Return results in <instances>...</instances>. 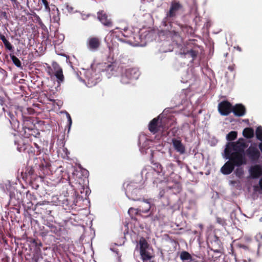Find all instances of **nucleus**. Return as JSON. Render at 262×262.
Returning a JSON list of instances; mask_svg holds the SVG:
<instances>
[{
  "mask_svg": "<svg viewBox=\"0 0 262 262\" xmlns=\"http://www.w3.org/2000/svg\"><path fill=\"white\" fill-rule=\"evenodd\" d=\"M247 144L243 138H239L236 142L228 143L225 149L226 156H230L246 164L247 160L245 157V149Z\"/></svg>",
  "mask_w": 262,
  "mask_h": 262,
  "instance_id": "1",
  "label": "nucleus"
},
{
  "mask_svg": "<svg viewBox=\"0 0 262 262\" xmlns=\"http://www.w3.org/2000/svg\"><path fill=\"white\" fill-rule=\"evenodd\" d=\"M23 130L24 138L19 137L15 140V144L17 145V149L20 152L25 151L29 147L28 138L31 136H34L33 133L35 132L32 128L26 126L23 127Z\"/></svg>",
  "mask_w": 262,
  "mask_h": 262,
  "instance_id": "2",
  "label": "nucleus"
},
{
  "mask_svg": "<svg viewBox=\"0 0 262 262\" xmlns=\"http://www.w3.org/2000/svg\"><path fill=\"white\" fill-rule=\"evenodd\" d=\"M125 193L127 196L134 201L141 200V189L138 187L136 183L131 182L128 184L126 186Z\"/></svg>",
  "mask_w": 262,
  "mask_h": 262,
  "instance_id": "3",
  "label": "nucleus"
},
{
  "mask_svg": "<svg viewBox=\"0 0 262 262\" xmlns=\"http://www.w3.org/2000/svg\"><path fill=\"white\" fill-rule=\"evenodd\" d=\"M226 156L229 159V161L226 162L221 169L222 173L224 174H229L233 171L235 166L240 167L245 164L244 162H242L230 156Z\"/></svg>",
  "mask_w": 262,
  "mask_h": 262,
  "instance_id": "4",
  "label": "nucleus"
},
{
  "mask_svg": "<svg viewBox=\"0 0 262 262\" xmlns=\"http://www.w3.org/2000/svg\"><path fill=\"white\" fill-rule=\"evenodd\" d=\"M139 76V72L136 68H129L122 74L120 81L123 84H128L131 80L137 79Z\"/></svg>",
  "mask_w": 262,
  "mask_h": 262,
  "instance_id": "5",
  "label": "nucleus"
},
{
  "mask_svg": "<svg viewBox=\"0 0 262 262\" xmlns=\"http://www.w3.org/2000/svg\"><path fill=\"white\" fill-rule=\"evenodd\" d=\"M166 128L164 121L160 119L159 117L154 118L148 124V129L153 134L163 132Z\"/></svg>",
  "mask_w": 262,
  "mask_h": 262,
  "instance_id": "6",
  "label": "nucleus"
},
{
  "mask_svg": "<svg viewBox=\"0 0 262 262\" xmlns=\"http://www.w3.org/2000/svg\"><path fill=\"white\" fill-rule=\"evenodd\" d=\"M246 155L249 160L253 162H256L258 161L260 153L257 148L255 144H251L245 151Z\"/></svg>",
  "mask_w": 262,
  "mask_h": 262,
  "instance_id": "7",
  "label": "nucleus"
},
{
  "mask_svg": "<svg viewBox=\"0 0 262 262\" xmlns=\"http://www.w3.org/2000/svg\"><path fill=\"white\" fill-rule=\"evenodd\" d=\"M183 8L182 5L177 1H172L171 3L170 9L166 13V18L168 19L169 18L175 17L178 12Z\"/></svg>",
  "mask_w": 262,
  "mask_h": 262,
  "instance_id": "8",
  "label": "nucleus"
},
{
  "mask_svg": "<svg viewBox=\"0 0 262 262\" xmlns=\"http://www.w3.org/2000/svg\"><path fill=\"white\" fill-rule=\"evenodd\" d=\"M98 19L105 27H111L113 26V22L111 16L107 14L104 10H100L97 13Z\"/></svg>",
  "mask_w": 262,
  "mask_h": 262,
  "instance_id": "9",
  "label": "nucleus"
},
{
  "mask_svg": "<svg viewBox=\"0 0 262 262\" xmlns=\"http://www.w3.org/2000/svg\"><path fill=\"white\" fill-rule=\"evenodd\" d=\"M233 105L227 100H224L219 103L218 111L222 116H228L231 112Z\"/></svg>",
  "mask_w": 262,
  "mask_h": 262,
  "instance_id": "10",
  "label": "nucleus"
},
{
  "mask_svg": "<svg viewBox=\"0 0 262 262\" xmlns=\"http://www.w3.org/2000/svg\"><path fill=\"white\" fill-rule=\"evenodd\" d=\"M101 40L98 37H89L86 42L88 49L92 51H97L99 48Z\"/></svg>",
  "mask_w": 262,
  "mask_h": 262,
  "instance_id": "11",
  "label": "nucleus"
},
{
  "mask_svg": "<svg viewBox=\"0 0 262 262\" xmlns=\"http://www.w3.org/2000/svg\"><path fill=\"white\" fill-rule=\"evenodd\" d=\"M250 177L252 179H257L262 176V166L258 164L250 167L249 170Z\"/></svg>",
  "mask_w": 262,
  "mask_h": 262,
  "instance_id": "12",
  "label": "nucleus"
},
{
  "mask_svg": "<svg viewBox=\"0 0 262 262\" xmlns=\"http://www.w3.org/2000/svg\"><path fill=\"white\" fill-rule=\"evenodd\" d=\"M232 112L235 116L242 117L246 113V108L242 103H237L232 106Z\"/></svg>",
  "mask_w": 262,
  "mask_h": 262,
  "instance_id": "13",
  "label": "nucleus"
},
{
  "mask_svg": "<svg viewBox=\"0 0 262 262\" xmlns=\"http://www.w3.org/2000/svg\"><path fill=\"white\" fill-rule=\"evenodd\" d=\"M138 208L140 214L141 213H148L151 208V204L149 200L143 199Z\"/></svg>",
  "mask_w": 262,
  "mask_h": 262,
  "instance_id": "14",
  "label": "nucleus"
},
{
  "mask_svg": "<svg viewBox=\"0 0 262 262\" xmlns=\"http://www.w3.org/2000/svg\"><path fill=\"white\" fill-rule=\"evenodd\" d=\"M172 143L174 149L180 154H184L185 152V147L181 142V141L173 139Z\"/></svg>",
  "mask_w": 262,
  "mask_h": 262,
  "instance_id": "15",
  "label": "nucleus"
},
{
  "mask_svg": "<svg viewBox=\"0 0 262 262\" xmlns=\"http://www.w3.org/2000/svg\"><path fill=\"white\" fill-rule=\"evenodd\" d=\"M154 171H156L158 174H161L162 176H163V172H164V169H163L162 166L160 163H154L153 168L151 169V171H149L146 174V178H148L150 173Z\"/></svg>",
  "mask_w": 262,
  "mask_h": 262,
  "instance_id": "16",
  "label": "nucleus"
},
{
  "mask_svg": "<svg viewBox=\"0 0 262 262\" xmlns=\"http://www.w3.org/2000/svg\"><path fill=\"white\" fill-rule=\"evenodd\" d=\"M51 166L50 163L43 159L39 164V167L43 174L48 172Z\"/></svg>",
  "mask_w": 262,
  "mask_h": 262,
  "instance_id": "17",
  "label": "nucleus"
},
{
  "mask_svg": "<svg viewBox=\"0 0 262 262\" xmlns=\"http://www.w3.org/2000/svg\"><path fill=\"white\" fill-rule=\"evenodd\" d=\"M243 135L247 139H251L254 137V129L251 127L245 128L243 131Z\"/></svg>",
  "mask_w": 262,
  "mask_h": 262,
  "instance_id": "18",
  "label": "nucleus"
},
{
  "mask_svg": "<svg viewBox=\"0 0 262 262\" xmlns=\"http://www.w3.org/2000/svg\"><path fill=\"white\" fill-rule=\"evenodd\" d=\"M174 165L172 163L168 162L166 165V169L163 172V176H169L174 172Z\"/></svg>",
  "mask_w": 262,
  "mask_h": 262,
  "instance_id": "19",
  "label": "nucleus"
},
{
  "mask_svg": "<svg viewBox=\"0 0 262 262\" xmlns=\"http://www.w3.org/2000/svg\"><path fill=\"white\" fill-rule=\"evenodd\" d=\"M140 252L146 250L149 247L146 240L143 237H141L139 241Z\"/></svg>",
  "mask_w": 262,
  "mask_h": 262,
  "instance_id": "20",
  "label": "nucleus"
},
{
  "mask_svg": "<svg viewBox=\"0 0 262 262\" xmlns=\"http://www.w3.org/2000/svg\"><path fill=\"white\" fill-rule=\"evenodd\" d=\"M47 226L50 228V231L57 235H59L61 231V228L57 227L52 224L48 223Z\"/></svg>",
  "mask_w": 262,
  "mask_h": 262,
  "instance_id": "21",
  "label": "nucleus"
},
{
  "mask_svg": "<svg viewBox=\"0 0 262 262\" xmlns=\"http://www.w3.org/2000/svg\"><path fill=\"white\" fill-rule=\"evenodd\" d=\"M141 258L143 261V262H146L148 260H149L152 257V256L151 255L150 252L146 250L140 252Z\"/></svg>",
  "mask_w": 262,
  "mask_h": 262,
  "instance_id": "22",
  "label": "nucleus"
},
{
  "mask_svg": "<svg viewBox=\"0 0 262 262\" xmlns=\"http://www.w3.org/2000/svg\"><path fill=\"white\" fill-rule=\"evenodd\" d=\"M180 258L182 260H190L191 261L192 257L190 254L187 251H182L180 254Z\"/></svg>",
  "mask_w": 262,
  "mask_h": 262,
  "instance_id": "23",
  "label": "nucleus"
},
{
  "mask_svg": "<svg viewBox=\"0 0 262 262\" xmlns=\"http://www.w3.org/2000/svg\"><path fill=\"white\" fill-rule=\"evenodd\" d=\"M198 54V52L193 50H190L187 51L186 53H184L186 56L192 58V61L196 57Z\"/></svg>",
  "mask_w": 262,
  "mask_h": 262,
  "instance_id": "24",
  "label": "nucleus"
},
{
  "mask_svg": "<svg viewBox=\"0 0 262 262\" xmlns=\"http://www.w3.org/2000/svg\"><path fill=\"white\" fill-rule=\"evenodd\" d=\"M10 57L11 59V60L13 61V63L18 68H21V62L20 61V60L16 57L15 55L13 54H10Z\"/></svg>",
  "mask_w": 262,
  "mask_h": 262,
  "instance_id": "25",
  "label": "nucleus"
},
{
  "mask_svg": "<svg viewBox=\"0 0 262 262\" xmlns=\"http://www.w3.org/2000/svg\"><path fill=\"white\" fill-rule=\"evenodd\" d=\"M237 133L236 131H231L226 136V139L228 141H233L237 138Z\"/></svg>",
  "mask_w": 262,
  "mask_h": 262,
  "instance_id": "26",
  "label": "nucleus"
},
{
  "mask_svg": "<svg viewBox=\"0 0 262 262\" xmlns=\"http://www.w3.org/2000/svg\"><path fill=\"white\" fill-rule=\"evenodd\" d=\"M54 75L57 78L58 83L64 81V76L63 75L62 70L59 71H56V72L54 73Z\"/></svg>",
  "mask_w": 262,
  "mask_h": 262,
  "instance_id": "27",
  "label": "nucleus"
},
{
  "mask_svg": "<svg viewBox=\"0 0 262 262\" xmlns=\"http://www.w3.org/2000/svg\"><path fill=\"white\" fill-rule=\"evenodd\" d=\"M255 135L257 140L262 142V126H258L255 131Z\"/></svg>",
  "mask_w": 262,
  "mask_h": 262,
  "instance_id": "28",
  "label": "nucleus"
},
{
  "mask_svg": "<svg viewBox=\"0 0 262 262\" xmlns=\"http://www.w3.org/2000/svg\"><path fill=\"white\" fill-rule=\"evenodd\" d=\"M128 213L129 215L133 218V215L140 214L138 208H130L128 210Z\"/></svg>",
  "mask_w": 262,
  "mask_h": 262,
  "instance_id": "29",
  "label": "nucleus"
},
{
  "mask_svg": "<svg viewBox=\"0 0 262 262\" xmlns=\"http://www.w3.org/2000/svg\"><path fill=\"white\" fill-rule=\"evenodd\" d=\"M235 173L237 177L239 178H241L244 174L243 168L240 167H237L235 171Z\"/></svg>",
  "mask_w": 262,
  "mask_h": 262,
  "instance_id": "30",
  "label": "nucleus"
},
{
  "mask_svg": "<svg viewBox=\"0 0 262 262\" xmlns=\"http://www.w3.org/2000/svg\"><path fill=\"white\" fill-rule=\"evenodd\" d=\"M5 48L11 52H13V47L11 43L7 40L4 42Z\"/></svg>",
  "mask_w": 262,
  "mask_h": 262,
  "instance_id": "31",
  "label": "nucleus"
},
{
  "mask_svg": "<svg viewBox=\"0 0 262 262\" xmlns=\"http://www.w3.org/2000/svg\"><path fill=\"white\" fill-rule=\"evenodd\" d=\"M52 67L54 73H56V71H59L62 70L61 67L56 62H54L52 64Z\"/></svg>",
  "mask_w": 262,
  "mask_h": 262,
  "instance_id": "32",
  "label": "nucleus"
},
{
  "mask_svg": "<svg viewBox=\"0 0 262 262\" xmlns=\"http://www.w3.org/2000/svg\"><path fill=\"white\" fill-rule=\"evenodd\" d=\"M180 27H181V28L182 29V30L183 31H188L189 30H192V29L191 27L187 26V25H180Z\"/></svg>",
  "mask_w": 262,
  "mask_h": 262,
  "instance_id": "33",
  "label": "nucleus"
},
{
  "mask_svg": "<svg viewBox=\"0 0 262 262\" xmlns=\"http://www.w3.org/2000/svg\"><path fill=\"white\" fill-rule=\"evenodd\" d=\"M42 4L44 5L46 10L50 11L49 3L47 0H41Z\"/></svg>",
  "mask_w": 262,
  "mask_h": 262,
  "instance_id": "34",
  "label": "nucleus"
},
{
  "mask_svg": "<svg viewBox=\"0 0 262 262\" xmlns=\"http://www.w3.org/2000/svg\"><path fill=\"white\" fill-rule=\"evenodd\" d=\"M216 221L218 223L222 224V225H223L225 223V221L224 220H223L222 218L219 217H217L216 218Z\"/></svg>",
  "mask_w": 262,
  "mask_h": 262,
  "instance_id": "35",
  "label": "nucleus"
},
{
  "mask_svg": "<svg viewBox=\"0 0 262 262\" xmlns=\"http://www.w3.org/2000/svg\"><path fill=\"white\" fill-rule=\"evenodd\" d=\"M0 39L2 40L3 43L7 41V39L6 38L5 36L3 34H0Z\"/></svg>",
  "mask_w": 262,
  "mask_h": 262,
  "instance_id": "36",
  "label": "nucleus"
},
{
  "mask_svg": "<svg viewBox=\"0 0 262 262\" xmlns=\"http://www.w3.org/2000/svg\"><path fill=\"white\" fill-rule=\"evenodd\" d=\"M238 246H239V247L243 248L245 250H247L248 249V247L245 245L239 244V245H238Z\"/></svg>",
  "mask_w": 262,
  "mask_h": 262,
  "instance_id": "37",
  "label": "nucleus"
},
{
  "mask_svg": "<svg viewBox=\"0 0 262 262\" xmlns=\"http://www.w3.org/2000/svg\"><path fill=\"white\" fill-rule=\"evenodd\" d=\"M1 262H9V259L8 257L2 258L1 260Z\"/></svg>",
  "mask_w": 262,
  "mask_h": 262,
  "instance_id": "38",
  "label": "nucleus"
},
{
  "mask_svg": "<svg viewBox=\"0 0 262 262\" xmlns=\"http://www.w3.org/2000/svg\"><path fill=\"white\" fill-rule=\"evenodd\" d=\"M164 193H165V191H164V190H163V189L161 190L160 191V192H159V195H160V198L162 197V196L164 195Z\"/></svg>",
  "mask_w": 262,
  "mask_h": 262,
  "instance_id": "39",
  "label": "nucleus"
},
{
  "mask_svg": "<svg viewBox=\"0 0 262 262\" xmlns=\"http://www.w3.org/2000/svg\"><path fill=\"white\" fill-rule=\"evenodd\" d=\"M47 203L48 204L49 203V202H38L37 203V204H36L37 206H40V205H44L45 203Z\"/></svg>",
  "mask_w": 262,
  "mask_h": 262,
  "instance_id": "40",
  "label": "nucleus"
},
{
  "mask_svg": "<svg viewBox=\"0 0 262 262\" xmlns=\"http://www.w3.org/2000/svg\"><path fill=\"white\" fill-rule=\"evenodd\" d=\"M33 243H35L36 246H40L41 247L42 246V244L41 242H39V243H37V242H35V240L34 239L33 242Z\"/></svg>",
  "mask_w": 262,
  "mask_h": 262,
  "instance_id": "41",
  "label": "nucleus"
},
{
  "mask_svg": "<svg viewBox=\"0 0 262 262\" xmlns=\"http://www.w3.org/2000/svg\"><path fill=\"white\" fill-rule=\"evenodd\" d=\"M34 170L32 168H31L28 172V174L30 176H31L33 174Z\"/></svg>",
  "mask_w": 262,
  "mask_h": 262,
  "instance_id": "42",
  "label": "nucleus"
},
{
  "mask_svg": "<svg viewBox=\"0 0 262 262\" xmlns=\"http://www.w3.org/2000/svg\"><path fill=\"white\" fill-rule=\"evenodd\" d=\"M68 121L69 122V124H70V125H71L72 124V119L69 114H68Z\"/></svg>",
  "mask_w": 262,
  "mask_h": 262,
  "instance_id": "43",
  "label": "nucleus"
},
{
  "mask_svg": "<svg viewBox=\"0 0 262 262\" xmlns=\"http://www.w3.org/2000/svg\"><path fill=\"white\" fill-rule=\"evenodd\" d=\"M259 184L260 189L262 190V178L259 180Z\"/></svg>",
  "mask_w": 262,
  "mask_h": 262,
  "instance_id": "44",
  "label": "nucleus"
},
{
  "mask_svg": "<svg viewBox=\"0 0 262 262\" xmlns=\"http://www.w3.org/2000/svg\"><path fill=\"white\" fill-rule=\"evenodd\" d=\"M228 69L231 71H233L234 70V67H233V66H229Z\"/></svg>",
  "mask_w": 262,
  "mask_h": 262,
  "instance_id": "45",
  "label": "nucleus"
},
{
  "mask_svg": "<svg viewBox=\"0 0 262 262\" xmlns=\"http://www.w3.org/2000/svg\"><path fill=\"white\" fill-rule=\"evenodd\" d=\"M238 51H239V52L242 51V49L241 47H239V46H237L236 47H235Z\"/></svg>",
  "mask_w": 262,
  "mask_h": 262,
  "instance_id": "46",
  "label": "nucleus"
},
{
  "mask_svg": "<svg viewBox=\"0 0 262 262\" xmlns=\"http://www.w3.org/2000/svg\"><path fill=\"white\" fill-rule=\"evenodd\" d=\"M34 144L35 146V147H36L37 148H39V147H38V145H37L36 143H34Z\"/></svg>",
  "mask_w": 262,
  "mask_h": 262,
  "instance_id": "47",
  "label": "nucleus"
},
{
  "mask_svg": "<svg viewBox=\"0 0 262 262\" xmlns=\"http://www.w3.org/2000/svg\"><path fill=\"white\" fill-rule=\"evenodd\" d=\"M51 211L50 210L47 211V214H50Z\"/></svg>",
  "mask_w": 262,
  "mask_h": 262,
  "instance_id": "48",
  "label": "nucleus"
},
{
  "mask_svg": "<svg viewBox=\"0 0 262 262\" xmlns=\"http://www.w3.org/2000/svg\"><path fill=\"white\" fill-rule=\"evenodd\" d=\"M38 258H35V262H37L38 261Z\"/></svg>",
  "mask_w": 262,
  "mask_h": 262,
  "instance_id": "49",
  "label": "nucleus"
},
{
  "mask_svg": "<svg viewBox=\"0 0 262 262\" xmlns=\"http://www.w3.org/2000/svg\"><path fill=\"white\" fill-rule=\"evenodd\" d=\"M84 172L85 173V174L88 173V171L87 170H84Z\"/></svg>",
  "mask_w": 262,
  "mask_h": 262,
  "instance_id": "50",
  "label": "nucleus"
},
{
  "mask_svg": "<svg viewBox=\"0 0 262 262\" xmlns=\"http://www.w3.org/2000/svg\"><path fill=\"white\" fill-rule=\"evenodd\" d=\"M3 240H4V241L5 242V243H6V241L5 239H4V238H3Z\"/></svg>",
  "mask_w": 262,
  "mask_h": 262,
  "instance_id": "51",
  "label": "nucleus"
},
{
  "mask_svg": "<svg viewBox=\"0 0 262 262\" xmlns=\"http://www.w3.org/2000/svg\"><path fill=\"white\" fill-rule=\"evenodd\" d=\"M63 150H66V151H67V150H67V148H65V149H64Z\"/></svg>",
  "mask_w": 262,
  "mask_h": 262,
  "instance_id": "52",
  "label": "nucleus"
}]
</instances>
